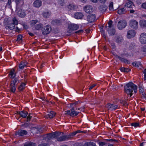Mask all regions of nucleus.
I'll use <instances>...</instances> for the list:
<instances>
[{
  "mask_svg": "<svg viewBox=\"0 0 146 146\" xmlns=\"http://www.w3.org/2000/svg\"><path fill=\"white\" fill-rule=\"evenodd\" d=\"M80 132V130L77 131L76 132H74L72 134H70V135H71V137L72 136L75 135L76 133H79Z\"/></svg>",
  "mask_w": 146,
  "mask_h": 146,
  "instance_id": "nucleus-55",
  "label": "nucleus"
},
{
  "mask_svg": "<svg viewBox=\"0 0 146 146\" xmlns=\"http://www.w3.org/2000/svg\"><path fill=\"white\" fill-rule=\"evenodd\" d=\"M64 0H58V2L61 5H63L62 4L64 3Z\"/></svg>",
  "mask_w": 146,
  "mask_h": 146,
  "instance_id": "nucleus-61",
  "label": "nucleus"
},
{
  "mask_svg": "<svg viewBox=\"0 0 146 146\" xmlns=\"http://www.w3.org/2000/svg\"><path fill=\"white\" fill-rule=\"evenodd\" d=\"M52 30V28L50 26L47 25L43 27L41 29L42 34L45 35L49 34Z\"/></svg>",
  "mask_w": 146,
  "mask_h": 146,
  "instance_id": "nucleus-4",
  "label": "nucleus"
},
{
  "mask_svg": "<svg viewBox=\"0 0 146 146\" xmlns=\"http://www.w3.org/2000/svg\"><path fill=\"white\" fill-rule=\"evenodd\" d=\"M136 34L135 31L134 30H131L127 32V37L128 38H131L134 37Z\"/></svg>",
  "mask_w": 146,
  "mask_h": 146,
  "instance_id": "nucleus-11",
  "label": "nucleus"
},
{
  "mask_svg": "<svg viewBox=\"0 0 146 146\" xmlns=\"http://www.w3.org/2000/svg\"><path fill=\"white\" fill-rule=\"evenodd\" d=\"M127 25V22L125 20H121L118 22L117 27L119 29L122 30L126 27Z\"/></svg>",
  "mask_w": 146,
  "mask_h": 146,
  "instance_id": "nucleus-6",
  "label": "nucleus"
},
{
  "mask_svg": "<svg viewBox=\"0 0 146 146\" xmlns=\"http://www.w3.org/2000/svg\"><path fill=\"white\" fill-rule=\"evenodd\" d=\"M19 114L21 117L23 118H26L27 116L28 113L26 111H23L20 112Z\"/></svg>",
  "mask_w": 146,
  "mask_h": 146,
  "instance_id": "nucleus-23",
  "label": "nucleus"
},
{
  "mask_svg": "<svg viewBox=\"0 0 146 146\" xmlns=\"http://www.w3.org/2000/svg\"><path fill=\"white\" fill-rule=\"evenodd\" d=\"M132 64L134 66H136V67H139V66L140 65V64H138L137 62H133Z\"/></svg>",
  "mask_w": 146,
  "mask_h": 146,
  "instance_id": "nucleus-47",
  "label": "nucleus"
},
{
  "mask_svg": "<svg viewBox=\"0 0 146 146\" xmlns=\"http://www.w3.org/2000/svg\"><path fill=\"white\" fill-rule=\"evenodd\" d=\"M106 141H110V142H113V141L115 142H118V141L117 140H116L115 139H106Z\"/></svg>",
  "mask_w": 146,
  "mask_h": 146,
  "instance_id": "nucleus-46",
  "label": "nucleus"
},
{
  "mask_svg": "<svg viewBox=\"0 0 146 146\" xmlns=\"http://www.w3.org/2000/svg\"><path fill=\"white\" fill-rule=\"evenodd\" d=\"M11 0H8V2L6 5V6H9V7L11 8Z\"/></svg>",
  "mask_w": 146,
  "mask_h": 146,
  "instance_id": "nucleus-49",
  "label": "nucleus"
},
{
  "mask_svg": "<svg viewBox=\"0 0 146 146\" xmlns=\"http://www.w3.org/2000/svg\"><path fill=\"white\" fill-rule=\"evenodd\" d=\"M38 129V133L42 132L44 131V128L40 126H37Z\"/></svg>",
  "mask_w": 146,
  "mask_h": 146,
  "instance_id": "nucleus-39",
  "label": "nucleus"
},
{
  "mask_svg": "<svg viewBox=\"0 0 146 146\" xmlns=\"http://www.w3.org/2000/svg\"><path fill=\"white\" fill-rule=\"evenodd\" d=\"M143 73L144 74V80H146V69L143 71Z\"/></svg>",
  "mask_w": 146,
  "mask_h": 146,
  "instance_id": "nucleus-54",
  "label": "nucleus"
},
{
  "mask_svg": "<svg viewBox=\"0 0 146 146\" xmlns=\"http://www.w3.org/2000/svg\"><path fill=\"white\" fill-rule=\"evenodd\" d=\"M112 21L111 20L108 23V24L109 25L108 28H110H110H112Z\"/></svg>",
  "mask_w": 146,
  "mask_h": 146,
  "instance_id": "nucleus-53",
  "label": "nucleus"
},
{
  "mask_svg": "<svg viewBox=\"0 0 146 146\" xmlns=\"http://www.w3.org/2000/svg\"><path fill=\"white\" fill-rule=\"evenodd\" d=\"M137 86L134 84L132 82H129L126 84L124 87V91L127 94H129L130 96L132 95L133 90L135 93L137 92Z\"/></svg>",
  "mask_w": 146,
  "mask_h": 146,
  "instance_id": "nucleus-1",
  "label": "nucleus"
},
{
  "mask_svg": "<svg viewBox=\"0 0 146 146\" xmlns=\"http://www.w3.org/2000/svg\"><path fill=\"white\" fill-rule=\"evenodd\" d=\"M51 15V13L49 11L44 12L43 13V16L45 18H48Z\"/></svg>",
  "mask_w": 146,
  "mask_h": 146,
  "instance_id": "nucleus-29",
  "label": "nucleus"
},
{
  "mask_svg": "<svg viewBox=\"0 0 146 146\" xmlns=\"http://www.w3.org/2000/svg\"><path fill=\"white\" fill-rule=\"evenodd\" d=\"M133 3L132 1H129L126 3L125 6L128 8L132 7V4Z\"/></svg>",
  "mask_w": 146,
  "mask_h": 146,
  "instance_id": "nucleus-42",
  "label": "nucleus"
},
{
  "mask_svg": "<svg viewBox=\"0 0 146 146\" xmlns=\"http://www.w3.org/2000/svg\"><path fill=\"white\" fill-rule=\"evenodd\" d=\"M129 48L131 50H133L135 48V45L133 43H131L129 44Z\"/></svg>",
  "mask_w": 146,
  "mask_h": 146,
  "instance_id": "nucleus-40",
  "label": "nucleus"
},
{
  "mask_svg": "<svg viewBox=\"0 0 146 146\" xmlns=\"http://www.w3.org/2000/svg\"><path fill=\"white\" fill-rule=\"evenodd\" d=\"M107 8L108 7L106 5H101L99 8V10L100 12L103 13L106 11Z\"/></svg>",
  "mask_w": 146,
  "mask_h": 146,
  "instance_id": "nucleus-22",
  "label": "nucleus"
},
{
  "mask_svg": "<svg viewBox=\"0 0 146 146\" xmlns=\"http://www.w3.org/2000/svg\"><path fill=\"white\" fill-rule=\"evenodd\" d=\"M117 12L119 14H124L125 13V9L124 8H121L120 9H119L118 11Z\"/></svg>",
  "mask_w": 146,
  "mask_h": 146,
  "instance_id": "nucleus-41",
  "label": "nucleus"
},
{
  "mask_svg": "<svg viewBox=\"0 0 146 146\" xmlns=\"http://www.w3.org/2000/svg\"><path fill=\"white\" fill-rule=\"evenodd\" d=\"M27 133V132L25 130H21L19 131L18 133V134L20 136H23L26 135Z\"/></svg>",
  "mask_w": 146,
  "mask_h": 146,
  "instance_id": "nucleus-26",
  "label": "nucleus"
},
{
  "mask_svg": "<svg viewBox=\"0 0 146 146\" xmlns=\"http://www.w3.org/2000/svg\"><path fill=\"white\" fill-rule=\"evenodd\" d=\"M30 125L29 123H26L22 125L25 127H27L29 126Z\"/></svg>",
  "mask_w": 146,
  "mask_h": 146,
  "instance_id": "nucleus-57",
  "label": "nucleus"
},
{
  "mask_svg": "<svg viewBox=\"0 0 146 146\" xmlns=\"http://www.w3.org/2000/svg\"><path fill=\"white\" fill-rule=\"evenodd\" d=\"M79 28V26L78 25L71 24L68 25V28L69 30L67 32L70 33H71L70 31L76 30H77Z\"/></svg>",
  "mask_w": 146,
  "mask_h": 146,
  "instance_id": "nucleus-9",
  "label": "nucleus"
},
{
  "mask_svg": "<svg viewBox=\"0 0 146 146\" xmlns=\"http://www.w3.org/2000/svg\"><path fill=\"white\" fill-rule=\"evenodd\" d=\"M109 9L110 10L113 9V2H111L109 6Z\"/></svg>",
  "mask_w": 146,
  "mask_h": 146,
  "instance_id": "nucleus-51",
  "label": "nucleus"
},
{
  "mask_svg": "<svg viewBox=\"0 0 146 146\" xmlns=\"http://www.w3.org/2000/svg\"><path fill=\"white\" fill-rule=\"evenodd\" d=\"M78 101H75L72 103H71L70 104V106L71 107H72V108H74L75 106L78 104Z\"/></svg>",
  "mask_w": 146,
  "mask_h": 146,
  "instance_id": "nucleus-38",
  "label": "nucleus"
},
{
  "mask_svg": "<svg viewBox=\"0 0 146 146\" xmlns=\"http://www.w3.org/2000/svg\"><path fill=\"white\" fill-rule=\"evenodd\" d=\"M83 30H80L76 32H75V33H83Z\"/></svg>",
  "mask_w": 146,
  "mask_h": 146,
  "instance_id": "nucleus-64",
  "label": "nucleus"
},
{
  "mask_svg": "<svg viewBox=\"0 0 146 146\" xmlns=\"http://www.w3.org/2000/svg\"><path fill=\"white\" fill-rule=\"evenodd\" d=\"M15 25H14V24L11 23L9 25V26L7 27L6 29H7V28L11 30H12L15 28Z\"/></svg>",
  "mask_w": 146,
  "mask_h": 146,
  "instance_id": "nucleus-37",
  "label": "nucleus"
},
{
  "mask_svg": "<svg viewBox=\"0 0 146 146\" xmlns=\"http://www.w3.org/2000/svg\"><path fill=\"white\" fill-rule=\"evenodd\" d=\"M106 108L108 110H115L117 108L118 106L116 105H114L110 104H108L106 106Z\"/></svg>",
  "mask_w": 146,
  "mask_h": 146,
  "instance_id": "nucleus-12",
  "label": "nucleus"
},
{
  "mask_svg": "<svg viewBox=\"0 0 146 146\" xmlns=\"http://www.w3.org/2000/svg\"><path fill=\"white\" fill-rule=\"evenodd\" d=\"M84 146H96L95 143L92 142H88L84 145Z\"/></svg>",
  "mask_w": 146,
  "mask_h": 146,
  "instance_id": "nucleus-33",
  "label": "nucleus"
},
{
  "mask_svg": "<svg viewBox=\"0 0 146 146\" xmlns=\"http://www.w3.org/2000/svg\"><path fill=\"white\" fill-rule=\"evenodd\" d=\"M15 70L14 69H12L11 70L9 74L10 76V78H14L16 75V73H15Z\"/></svg>",
  "mask_w": 146,
  "mask_h": 146,
  "instance_id": "nucleus-24",
  "label": "nucleus"
},
{
  "mask_svg": "<svg viewBox=\"0 0 146 146\" xmlns=\"http://www.w3.org/2000/svg\"><path fill=\"white\" fill-rule=\"evenodd\" d=\"M120 103L123 105L125 106H126L127 105V102L126 101V100H121L120 101Z\"/></svg>",
  "mask_w": 146,
  "mask_h": 146,
  "instance_id": "nucleus-44",
  "label": "nucleus"
},
{
  "mask_svg": "<svg viewBox=\"0 0 146 146\" xmlns=\"http://www.w3.org/2000/svg\"><path fill=\"white\" fill-rule=\"evenodd\" d=\"M25 84L24 83H22L18 87L19 90L20 91L23 90L25 88Z\"/></svg>",
  "mask_w": 146,
  "mask_h": 146,
  "instance_id": "nucleus-35",
  "label": "nucleus"
},
{
  "mask_svg": "<svg viewBox=\"0 0 146 146\" xmlns=\"http://www.w3.org/2000/svg\"><path fill=\"white\" fill-rule=\"evenodd\" d=\"M37 20H32L30 22V24L32 26L34 25L38 22Z\"/></svg>",
  "mask_w": 146,
  "mask_h": 146,
  "instance_id": "nucleus-43",
  "label": "nucleus"
},
{
  "mask_svg": "<svg viewBox=\"0 0 146 146\" xmlns=\"http://www.w3.org/2000/svg\"><path fill=\"white\" fill-rule=\"evenodd\" d=\"M56 113L53 111H50L48 114L45 116L46 118H53L55 115Z\"/></svg>",
  "mask_w": 146,
  "mask_h": 146,
  "instance_id": "nucleus-21",
  "label": "nucleus"
},
{
  "mask_svg": "<svg viewBox=\"0 0 146 146\" xmlns=\"http://www.w3.org/2000/svg\"><path fill=\"white\" fill-rule=\"evenodd\" d=\"M84 10L87 13H91L93 11L92 7L89 5L85 6L84 8Z\"/></svg>",
  "mask_w": 146,
  "mask_h": 146,
  "instance_id": "nucleus-15",
  "label": "nucleus"
},
{
  "mask_svg": "<svg viewBox=\"0 0 146 146\" xmlns=\"http://www.w3.org/2000/svg\"><path fill=\"white\" fill-rule=\"evenodd\" d=\"M16 5V9L19 8L22 6L23 4V2L21 0L15 1Z\"/></svg>",
  "mask_w": 146,
  "mask_h": 146,
  "instance_id": "nucleus-27",
  "label": "nucleus"
},
{
  "mask_svg": "<svg viewBox=\"0 0 146 146\" xmlns=\"http://www.w3.org/2000/svg\"><path fill=\"white\" fill-rule=\"evenodd\" d=\"M74 146H84V145H83L81 143H76L75 144Z\"/></svg>",
  "mask_w": 146,
  "mask_h": 146,
  "instance_id": "nucleus-62",
  "label": "nucleus"
},
{
  "mask_svg": "<svg viewBox=\"0 0 146 146\" xmlns=\"http://www.w3.org/2000/svg\"><path fill=\"white\" fill-rule=\"evenodd\" d=\"M120 70L122 72H128L131 70L129 69L124 67H122L120 68Z\"/></svg>",
  "mask_w": 146,
  "mask_h": 146,
  "instance_id": "nucleus-36",
  "label": "nucleus"
},
{
  "mask_svg": "<svg viewBox=\"0 0 146 146\" xmlns=\"http://www.w3.org/2000/svg\"><path fill=\"white\" fill-rule=\"evenodd\" d=\"M140 41L142 44L146 43V33H142L140 35Z\"/></svg>",
  "mask_w": 146,
  "mask_h": 146,
  "instance_id": "nucleus-13",
  "label": "nucleus"
},
{
  "mask_svg": "<svg viewBox=\"0 0 146 146\" xmlns=\"http://www.w3.org/2000/svg\"><path fill=\"white\" fill-rule=\"evenodd\" d=\"M36 144L35 143L31 142H27L25 143L24 146H35Z\"/></svg>",
  "mask_w": 146,
  "mask_h": 146,
  "instance_id": "nucleus-32",
  "label": "nucleus"
},
{
  "mask_svg": "<svg viewBox=\"0 0 146 146\" xmlns=\"http://www.w3.org/2000/svg\"><path fill=\"white\" fill-rule=\"evenodd\" d=\"M25 66V64H22L20 63L19 65V68L23 69Z\"/></svg>",
  "mask_w": 146,
  "mask_h": 146,
  "instance_id": "nucleus-52",
  "label": "nucleus"
},
{
  "mask_svg": "<svg viewBox=\"0 0 146 146\" xmlns=\"http://www.w3.org/2000/svg\"><path fill=\"white\" fill-rule=\"evenodd\" d=\"M51 24L54 25H60L62 24V22L60 20L55 19L52 21Z\"/></svg>",
  "mask_w": 146,
  "mask_h": 146,
  "instance_id": "nucleus-20",
  "label": "nucleus"
},
{
  "mask_svg": "<svg viewBox=\"0 0 146 146\" xmlns=\"http://www.w3.org/2000/svg\"><path fill=\"white\" fill-rule=\"evenodd\" d=\"M48 144L46 143H42L39 144L38 146H48Z\"/></svg>",
  "mask_w": 146,
  "mask_h": 146,
  "instance_id": "nucleus-48",
  "label": "nucleus"
},
{
  "mask_svg": "<svg viewBox=\"0 0 146 146\" xmlns=\"http://www.w3.org/2000/svg\"><path fill=\"white\" fill-rule=\"evenodd\" d=\"M12 24H14V25H17L18 24V22L17 20L15 18L13 20V23Z\"/></svg>",
  "mask_w": 146,
  "mask_h": 146,
  "instance_id": "nucleus-58",
  "label": "nucleus"
},
{
  "mask_svg": "<svg viewBox=\"0 0 146 146\" xmlns=\"http://www.w3.org/2000/svg\"><path fill=\"white\" fill-rule=\"evenodd\" d=\"M31 117H32L31 116H30V113H29V115H28V116L27 117V121H30L31 118Z\"/></svg>",
  "mask_w": 146,
  "mask_h": 146,
  "instance_id": "nucleus-60",
  "label": "nucleus"
},
{
  "mask_svg": "<svg viewBox=\"0 0 146 146\" xmlns=\"http://www.w3.org/2000/svg\"><path fill=\"white\" fill-rule=\"evenodd\" d=\"M66 7L68 9L70 10L75 11L78 8L77 6L73 4H69L67 5Z\"/></svg>",
  "mask_w": 146,
  "mask_h": 146,
  "instance_id": "nucleus-16",
  "label": "nucleus"
},
{
  "mask_svg": "<svg viewBox=\"0 0 146 146\" xmlns=\"http://www.w3.org/2000/svg\"><path fill=\"white\" fill-rule=\"evenodd\" d=\"M22 39V36L21 35H19L18 36L17 40H20Z\"/></svg>",
  "mask_w": 146,
  "mask_h": 146,
  "instance_id": "nucleus-56",
  "label": "nucleus"
},
{
  "mask_svg": "<svg viewBox=\"0 0 146 146\" xmlns=\"http://www.w3.org/2000/svg\"><path fill=\"white\" fill-rule=\"evenodd\" d=\"M70 138H71V135H62L61 134L60 136L56 137V138L57 139V141H64L67 139H69Z\"/></svg>",
  "mask_w": 146,
  "mask_h": 146,
  "instance_id": "nucleus-7",
  "label": "nucleus"
},
{
  "mask_svg": "<svg viewBox=\"0 0 146 146\" xmlns=\"http://www.w3.org/2000/svg\"><path fill=\"white\" fill-rule=\"evenodd\" d=\"M19 81L20 80L18 79L17 77L15 78L11 81L10 88L11 91L12 92H15L16 90L15 86L19 82Z\"/></svg>",
  "mask_w": 146,
  "mask_h": 146,
  "instance_id": "nucleus-2",
  "label": "nucleus"
},
{
  "mask_svg": "<svg viewBox=\"0 0 146 146\" xmlns=\"http://www.w3.org/2000/svg\"><path fill=\"white\" fill-rule=\"evenodd\" d=\"M83 16V14L80 12L76 13L74 15V18L77 19H80L82 18Z\"/></svg>",
  "mask_w": 146,
  "mask_h": 146,
  "instance_id": "nucleus-19",
  "label": "nucleus"
},
{
  "mask_svg": "<svg viewBox=\"0 0 146 146\" xmlns=\"http://www.w3.org/2000/svg\"><path fill=\"white\" fill-rule=\"evenodd\" d=\"M129 25L131 27L135 29L138 28V22L134 19L131 20L129 21Z\"/></svg>",
  "mask_w": 146,
  "mask_h": 146,
  "instance_id": "nucleus-8",
  "label": "nucleus"
},
{
  "mask_svg": "<svg viewBox=\"0 0 146 146\" xmlns=\"http://www.w3.org/2000/svg\"><path fill=\"white\" fill-rule=\"evenodd\" d=\"M17 15L19 17H25L26 14L24 11L23 10H22L21 9L19 8H17L16 10Z\"/></svg>",
  "mask_w": 146,
  "mask_h": 146,
  "instance_id": "nucleus-10",
  "label": "nucleus"
},
{
  "mask_svg": "<svg viewBox=\"0 0 146 146\" xmlns=\"http://www.w3.org/2000/svg\"><path fill=\"white\" fill-rule=\"evenodd\" d=\"M141 7L143 8L146 9V2L143 3L141 5Z\"/></svg>",
  "mask_w": 146,
  "mask_h": 146,
  "instance_id": "nucleus-59",
  "label": "nucleus"
},
{
  "mask_svg": "<svg viewBox=\"0 0 146 146\" xmlns=\"http://www.w3.org/2000/svg\"><path fill=\"white\" fill-rule=\"evenodd\" d=\"M110 35L113 36L115 34V31L113 28H108L107 31Z\"/></svg>",
  "mask_w": 146,
  "mask_h": 146,
  "instance_id": "nucleus-17",
  "label": "nucleus"
},
{
  "mask_svg": "<svg viewBox=\"0 0 146 146\" xmlns=\"http://www.w3.org/2000/svg\"><path fill=\"white\" fill-rule=\"evenodd\" d=\"M65 115H68L71 117L77 116L79 113V112L75 111L73 108H72L70 110L65 111Z\"/></svg>",
  "mask_w": 146,
  "mask_h": 146,
  "instance_id": "nucleus-5",
  "label": "nucleus"
},
{
  "mask_svg": "<svg viewBox=\"0 0 146 146\" xmlns=\"http://www.w3.org/2000/svg\"><path fill=\"white\" fill-rule=\"evenodd\" d=\"M121 62H124L125 63H127L128 64H130V62L127 59L121 57L120 59H119Z\"/></svg>",
  "mask_w": 146,
  "mask_h": 146,
  "instance_id": "nucleus-34",
  "label": "nucleus"
},
{
  "mask_svg": "<svg viewBox=\"0 0 146 146\" xmlns=\"http://www.w3.org/2000/svg\"><path fill=\"white\" fill-rule=\"evenodd\" d=\"M61 133H63L60 132H55L52 133H50L47 134L46 137V139L47 140H50L51 139L55 138L58 136H60Z\"/></svg>",
  "mask_w": 146,
  "mask_h": 146,
  "instance_id": "nucleus-3",
  "label": "nucleus"
},
{
  "mask_svg": "<svg viewBox=\"0 0 146 146\" xmlns=\"http://www.w3.org/2000/svg\"><path fill=\"white\" fill-rule=\"evenodd\" d=\"M99 144L100 146H103L105 145L106 144L105 142H99Z\"/></svg>",
  "mask_w": 146,
  "mask_h": 146,
  "instance_id": "nucleus-63",
  "label": "nucleus"
},
{
  "mask_svg": "<svg viewBox=\"0 0 146 146\" xmlns=\"http://www.w3.org/2000/svg\"><path fill=\"white\" fill-rule=\"evenodd\" d=\"M42 4V2L40 0H36L33 3V6L36 7H40Z\"/></svg>",
  "mask_w": 146,
  "mask_h": 146,
  "instance_id": "nucleus-18",
  "label": "nucleus"
},
{
  "mask_svg": "<svg viewBox=\"0 0 146 146\" xmlns=\"http://www.w3.org/2000/svg\"><path fill=\"white\" fill-rule=\"evenodd\" d=\"M131 125L132 126L137 127L139 126V123H131Z\"/></svg>",
  "mask_w": 146,
  "mask_h": 146,
  "instance_id": "nucleus-45",
  "label": "nucleus"
},
{
  "mask_svg": "<svg viewBox=\"0 0 146 146\" xmlns=\"http://www.w3.org/2000/svg\"><path fill=\"white\" fill-rule=\"evenodd\" d=\"M31 133H32L33 134H36L38 133L37 127L32 128L31 129Z\"/></svg>",
  "mask_w": 146,
  "mask_h": 146,
  "instance_id": "nucleus-30",
  "label": "nucleus"
},
{
  "mask_svg": "<svg viewBox=\"0 0 146 146\" xmlns=\"http://www.w3.org/2000/svg\"><path fill=\"white\" fill-rule=\"evenodd\" d=\"M139 24L140 26L142 27H146V20H142L140 21Z\"/></svg>",
  "mask_w": 146,
  "mask_h": 146,
  "instance_id": "nucleus-28",
  "label": "nucleus"
},
{
  "mask_svg": "<svg viewBox=\"0 0 146 146\" xmlns=\"http://www.w3.org/2000/svg\"><path fill=\"white\" fill-rule=\"evenodd\" d=\"M123 40L122 37L121 36H117L116 37V40L117 43H121Z\"/></svg>",
  "mask_w": 146,
  "mask_h": 146,
  "instance_id": "nucleus-25",
  "label": "nucleus"
},
{
  "mask_svg": "<svg viewBox=\"0 0 146 146\" xmlns=\"http://www.w3.org/2000/svg\"><path fill=\"white\" fill-rule=\"evenodd\" d=\"M139 91L140 93H143L144 91V89L141 86H140L139 87Z\"/></svg>",
  "mask_w": 146,
  "mask_h": 146,
  "instance_id": "nucleus-50",
  "label": "nucleus"
},
{
  "mask_svg": "<svg viewBox=\"0 0 146 146\" xmlns=\"http://www.w3.org/2000/svg\"><path fill=\"white\" fill-rule=\"evenodd\" d=\"M43 27V25L41 23L37 24L35 26V29L36 30H40Z\"/></svg>",
  "mask_w": 146,
  "mask_h": 146,
  "instance_id": "nucleus-31",
  "label": "nucleus"
},
{
  "mask_svg": "<svg viewBox=\"0 0 146 146\" xmlns=\"http://www.w3.org/2000/svg\"><path fill=\"white\" fill-rule=\"evenodd\" d=\"M96 19V17L95 14H91L88 15L87 18L88 21L90 23L94 22Z\"/></svg>",
  "mask_w": 146,
  "mask_h": 146,
  "instance_id": "nucleus-14",
  "label": "nucleus"
}]
</instances>
